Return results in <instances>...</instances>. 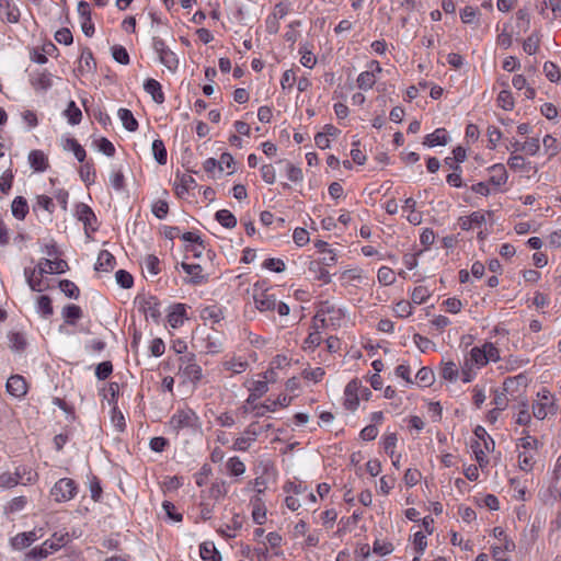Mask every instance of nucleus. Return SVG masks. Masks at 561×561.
I'll use <instances>...</instances> for the list:
<instances>
[{"mask_svg":"<svg viewBox=\"0 0 561 561\" xmlns=\"http://www.w3.org/2000/svg\"><path fill=\"white\" fill-rule=\"evenodd\" d=\"M69 541L68 533L58 534L55 533L51 539H47L41 547H35L30 550L25 558L27 560L38 561L45 559L53 551L59 550L62 546H65Z\"/></svg>","mask_w":561,"mask_h":561,"instance_id":"nucleus-1","label":"nucleus"},{"mask_svg":"<svg viewBox=\"0 0 561 561\" xmlns=\"http://www.w3.org/2000/svg\"><path fill=\"white\" fill-rule=\"evenodd\" d=\"M50 494L56 502L69 501L77 494V484L72 479L62 478L51 488Z\"/></svg>","mask_w":561,"mask_h":561,"instance_id":"nucleus-2","label":"nucleus"},{"mask_svg":"<svg viewBox=\"0 0 561 561\" xmlns=\"http://www.w3.org/2000/svg\"><path fill=\"white\" fill-rule=\"evenodd\" d=\"M539 400L533 404L534 416L545 420L549 414L556 413V407L550 392L547 389L538 392Z\"/></svg>","mask_w":561,"mask_h":561,"instance_id":"nucleus-3","label":"nucleus"},{"mask_svg":"<svg viewBox=\"0 0 561 561\" xmlns=\"http://www.w3.org/2000/svg\"><path fill=\"white\" fill-rule=\"evenodd\" d=\"M197 415L191 409L179 410L170 420V425L173 430H182L185 427H194L197 423Z\"/></svg>","mask_w":561,"mask_h":561,"instance_id":"nucleus-4","label":"nucleus"},{"mask_svg":"<svg viewBox=\"0 0 561 561\" xmlns=\"http://www.w3.org/2000/svg\"><path fill=\"white\" fill-rule=\"evenodd\" d=\"M253 300L255 308L260 312L274 311L276 308V295L272 291V289H265L257 291L254 290Z\"/></svg>","mask_w":561,"mask_h":561,"instance_id":"nucleus-5","label":"nucleus"},{"mask_svg":"<svg viewBox=\"0 0 561 561\" xmlns=\"http://www.w3.org/2000/svg\"><path fill=\"white\" fill-rule=\"evenodd\" d=\"M194 355L190 357H182V364L180 366V370L183 373V376L192 382H197L202 379V368L194 362Z\"/></svg>","mask_w":561,"mask_h":561,"instance_id":"nucleus-6","label":"nucleus"},{"mask_svg":"<svg viewBox=\"0 0 561 561\" xmlns=\"http://www.w3.org/2000/svg\"><path fill=\"white\" fill-rule=\"evenodd\" d=\"M362 388V383L357 379L351 380L344 391L345 401L344 405L347 410L354 411L359 403V390Z\"/></svg>","mask_w":561,"mask_h":561,"instance_id":"nucleus-7","label":"nucleus"},{"mask_svg":"<svg viewBox=\"0 0 561 561\" xmlns=\"http://www.w3.org/2000/svg\"><path fill=\"white\" fill-rule=\"evenodd\" d=\"M8 392L16 398H21L27 392V385L25 379L20 375L11 376L7 381Z\"/></svg>","mask_w":561,"mask_h":561,"instance_id":"nucleus-8","label":"nucleus"},{"mask_svg":"<svg viewBox=\"0 0 561 561\" xmlns=\"http://www.w3.org/2000/svg\"><path fill=\"white\" fill-rule=\"evenodd\" d=\"M140 306L147 318L150 317L153 321L158 322L161 312L156 297L144 298Z\"/></svg>","mask_w":561,"mask_h":561,"instance_id":"nucleus-9","label":"nucleus"},{"mask_svg":"<svg viewBox=\"0 0 561 561\" xmlns=\"http://www.w3.org/2000/svg\"><path fill=\"white\" fill-rule=\"evenodd\" d=\"M77 215L79 220L83 221L85 229L91 228L93 231L95 230V227H93V224L96 222V216L85 204H80L77 207Z\"/></svg>","mask_w":561,"mask_h":561,"instance_id":"nucleus-10","label":"nucleus"},{"mask_svg":"<svg viewBox=\"0 0 561 561\" xmlns=\"http://www.w3.org/2000/svg\"><path fill=\"white\" fill-rule=\"evenodd\" d=\"M199 554L204 561H221V554L213 541H205L199 547Z\"/></svg>","mask_w":561,"mask_h":561,"instance_id":"nucleus-11","label":"nucleus"},{"mask_svg":"<svg viewBox=\"0 0 561 561\" xmlns=\"http://www.w3.org/2000/svg\"><path fill=\"white\" fill-rule=\"evenodd\" d=\"M116 260L114 255L107 250H102L98 255V262L95 265L96 271L108 272L114 268Z\"/></svg>","mask_w":561,"mask_h":561,"instance_id":"nucleus-12","label":"nucleus"},{"mask_svg":"<svg viewBox=\"0 0 561 561\" xmlns=\"http://www.w3.org/2000/svg\"><path fill=\"white\" fill-rule=\"evenodd\" d=\"M28 161L35 171L43 172L48 168L47 157L41 150H32L28 154Z\"/></svg>","mask_w":561,"mask_h":561,"instance_id":"nucleus-13","label":"nucleus"},{"mask_svg":"<svg viewBox=\"0 0 561 561\" xmlns=\"http://www.w3.org/2000/svg\"><path fill=\"white\" fill-rule=\"evenodd\" d=\"M37 539L35 531L18 534L11 539V545L14 549H24L31 546Z\"/></svg>","mask_w":561,"mask_h":561,"instance_id":"nucleus-14","label":"nucleus"},{"mask_svg":"<svg viewBox=\"0 0 561 561\" xmlns=\"http://www.w3.org/2000/svg\"><path fill=\"white\" fill-rule=\"evenodd\" d=\"M144 88L147 93L151 94L153 101L158 104L164 102V95L161 89V84L154 79H147Z\"/></svg>","mask_w":561,"mask_h":561,"instance_id":"nucleus-15","label":"nucleus"},{"mask_svg":"<svg viewBox=\"0 0 561 561\" xmlns=\"http://www.w3.org/2000/svg\"><path fill=\"white\" fill-rule=\"evenodd\" d=\"M267 401L271 403L270 404L265 403L262 405L253 407V411H255L256 416L264 415L265 413H267L270 411H274L276 405L287 407L290 402V399L286 396H283L282 398H278L277 401H271V400H267Z\"/></svg>","mask_w":561,"mask_h":561,"instance_id":"nucleus-16","label":"nucleus"},{"mask_svg":"<svg viewBox=\"0 0 561 561\" xmlns=\"http://www.w3.org/2000/svg\"><path fill=\"white\" fill-rule=\"evenodd\" d=\"M485 221V215L481 211H474L470 216L460 217L459 225L461 229L469 230L472 226H480Z\"/></svg>","mask_w":561,"mask_h":561,"instance_id":"nucleus-17","label":"nucleus"},{"mask_svg":"<svg viewBox=\"0 0 561 561\" xmlns=\"http://www.w3.org/2000/svg\"><path fill=\"white\" fill-rule=\"evenodd\" d=\"M426 146H444L447 144L446 130L444 128L436 129L433 134H430L425 137L423 142Z\"/></svg>","mask_w":561,"mask_h":561,"instance_id":"nucleus-18","label":"nucleus"},{"mask_svg":"<svg viewBox=\"0 0 561 561\" xmlns=\"http://www.w3.org/2000/svg\"><path fill=\"white\" fill-rule=\"evenodd\" d=\"M118 117L122 121L124 127L129 131H135L138 128V122L134 117L133 113L127 108L118 110Z\"/></svg>","mask_w":561,"mask_h":561,"instance_id":"nucleus-19","label":"nucleus"},{"mask_svg":"<svg viewBox=\"0 0 561 561\" xmlns=\"http://www.w3.org/2000/svg\"><path fill=\"white\" fill-rule=\"evenodd\" d=\"M28 213V205L24 197L18 196L12 202V214L18 219H24Z\"/></svg>","mask_w":561,"mask_h":561,"instance_id":"nucleus-20","label":"nucleus"},{"mask_svg":"<svg viewBox=\"0 0 561 561\" xmlns=\"http://www.w3.org/2000/svg\"><path fill=\"white\" fill-rule=\"evenodd\" d=\"M485 351H483V346L480 348V347H473L471 351H470V355L468 358H466V363H465V366L468 367L469 364H476L478 366H484L486 365V359H485Z\"/></svg>","mask_w":561,"mask_h":561,"instance_id":"nucleus-21","label":"nucleus"},{"mask_svg":"<svg viewBox=\"0 0 561 561\" xmlns=\"http://www.w3.org/2000/svg\"><path fill=\"white\" fill-rule=\"evenodd\" d=\"M62 316L66 323L75 324L82 317V310L77 305H68L64 308Z\"/></svg>","mask_w":561,"mask_h":561,"instance_id":"nucleus-22","label":"nucleus"},{"mask_svg":"<svg viewBox=\"0 0 561 561\" xmlns=\"http://www.w3.org/2000/svg\"><path fill=\"white\" fill-rule=\"evenodd\" d=\"M318 320H319V312H317V314L313 317V324H312V328H313V331L309 333V335L307 336L306 341H305V344L308 345V347H317L320 345L321 343V334L319 332V327H318Z\"/></svg>","mask_w":561,"mask_h":561,"instance_id":"nucleus-23","label":"nucleus"},{"mask_svg":"<svg viewBox=\"0 0 561 561\" xmlns=\"http://www.w3.org/2000/svg\"><path fill=\"white\" fill-rule=\"evenodd\" d=\"M491 171L493 172V175L490 179V182L494 185H503L507 181V172L503 164H494L491 168Z\"/></svg>","mask_w":561,"mask_h":561,"instance_id":"nucleus-24","label":"nucleus"},{"mask_svg":"<svg viewBox=\"0 0 561 561\" xmlns=\"http://www.w3.org/2000/svg\"><path fill=\"white\" fill-rule=\"evenodd\" d=\"M152 152H153L156 161L159 164L164 165L167 163L168 153H167L165 146L161 139L153 140Z\"/></svg>","mask_w":561,"mask_h":561,"instance_id":"nucleus-25","label":"nucleus"},{"mask_svg":"<svg viewBox=\"0 0 561 561\" xmlns=\"http://www.w3.org/2000/svg\"><path fill=\"white\" fill-rule=\"evenodd\" d=\"M37 270L36 268H25L24 275L26 278V282L30 286V288L34 291H42V277L38 275L36 276Z\"/></svg>","mask_w":561,"mask_h":561,"instance_id":"nucleus-26","label":"nucleus"},{"mask_svg":"<svg viewBox=\"0 0 561 561\" xmlns=\"http://www.w3.org/2000/svg\"><path fill=\"white\" fill-rule=\"evenodd\" d=\"M216 220L225 228H233L237 225L234 215L228 209H220L215 215Z\"/></svg>","mask_w":561,"mask_h":561,"instance_id":"nucleus-27","label":"nucleus"},{"mask_svg":"<svg viewBox=\"0 0 561 561\" xmlns=\"http://www.w3.org/2000/svg\"><path fill=\"white\" fill-rule=\"evenodd\" d=\"M201 318L204 321H211L213 323H218L222 319V312L220 308L216 306L205 307L201 311Z\"/></svg>","mask_w":561,"mask_h":561,"instance_id":"nucleus-28","label":"nucleus"},{"mask_svg":"<svg viewBox=\"0 0 561 561\" xmlns=\"http://www.w3.org/2000/svg\"><path fill=\"white\" fill-rule=\"evenodd\" d=\"M252 504H253V511H252V518H253V520L256 524H259V525L264 524L265 518H266V508L261 503V499L260 497H255L252 501Z\"/></svg>","mask_w":561,"mask_h":561,"instance_id":"nucleus-29","label":"nucleus"},{"mask_svg":"<svg viewBox=\"0 0 561 561\" xmlns=\"http://www.w3.org/2000/svg\"><path fill=\"white\" fill-rule=\"evenodd\" d=\"M64 148L71 150L79 162L84 161L87 157L85 150L75 138H67Z\"/></svg>","mask_w":561,"mask_h":561,"instance_id":"nucleus-30","label":"nucleus"},{"mask_svg":"<svg viewBox=\"0 0 561 561\" xmlns=\"http://www.w3.org/2000/svg\"><path fill=\"white\" fill-rule=\"evenodd\" d=\"M376 83V75L373 70L362 72L357 78V85L362 90H368Z\"/></svg>","mask_w":561,"mask_h":561,"instance_id":"nucleus-31","label":"nucleus"},{"mask_svg":"<svg viewBox=\"0 0 561 561\" xmlns=\"http://www.w3.org/2000/svg\"><path fill=\"white\" fill-rule=\"evenodd\" d=\"M176 179H179V183L175 185V192L178 196L182 197L185 193L188 192L191 185L195 184V180L191 175L186 174H182L181 176L176 175Z\"/></svg>","mask_w":561,"mask_h":561,"instance_id":"nucleus-32","label":"nucleus"},{"mask_svg":"<svg viewBox=\"0 0 561 561\" xmlns=\"http://www.w3.org/2000/svg\"><path fill=\"white\" fill-rule=\"evenodd\" d=\"M267 376H264L263 380H256L253 382V387L250 389L251 393L248 397V403H250L251 399L260 398L263 393L267 391Z\"/></svg>","mask_w":561,"mask_h":561,"instance_id":"nucleus-33","label":"nucleus"},{"mask_svg":"<svg viewBox=\"0 0 561 561\" xmlns=\"http://www.w3.org/2000/svg\"><path fill=\"white\" fill-rule=\"evenodd\" d=\"M65 115L68 117V122L71 125L79 124L82 118L81 110L76 105L73 101L69 102L68 107L65 111Z\"/></svg>","mask_w":561,"mask_h":561,"instance_id":"nucleus-34","label":"nucleus"},{"mask_svg":"<svg viewBox=\"0 0 561 561\" xmlns=\"http://www.w3.org/2000/svg\"><path fill=\"white\" fill-rule=\"evenodd\" d=\"M59 288L69 298L78 299L80 295L78 286L73 282L68 279L60 280Z\"/></svg>","mask_w":561,"mask_h":561,"instance_id":"nucleus-35","label":"nucleus"},{"mask_svg":"<svg viewBox=\"0 0 561 561\" xmlns=\"http://www.w3.org/2000/svg\"><path fill=\"white\" fill-rule=\"evenodd\" d=\"M161 64H163L169 70L173 71L178 68L179 59L176 55L168 49L159 55Z\"/></svg>","mask_w":561,"mask_h":561,"instance_id":"nucleus-36","label":"nucleus"},{"mask_svg":"<svg viewBox=\"0 0 561 561\" xmlns=\"http://www.w3.org/2000/svg\"><path fill=\"white\" fill-rule=\"evenodd\" d=\"M185 313L184 305H176L174 310L168 316V321L172 328H176L183 323V317Z\"/></svg>","mask_w":561,"mask_h":561,"instance_id":"nucleus-37","label":"nucleus"},{"mask_svg":"<svg viewBox=\"0 0 561 561\" xmlns=\"http://www.w3.org/2000/svg\"><path fill=\"white\" fill-rule=\"evenodd\" d=\"M415 378L422 386L430 387L434 382L435 376L431 368L422 367L417 371Z\"/></svg>","mask_w":561,"mask_h":561,"instance_id":"nucleus-38","label":"nucleus"},{"mask_svg":"<svg viewBox=\"0 0 561 561\" xmlns=\"http://www.w3.org/2000/svg\"><path fill=\"white\" fill-rule=\"evenodd\" d=\"M80 178L82 179V181L87 184V185H90L94 182V179H95V169L93 167V163L91 162H87L84 163L81 168H80Z\"/></svg>","mask_w":561,"mask_h":561,"instance_id":"nucleus-39","label":"nucleus"},{"mask_svg":"<svg viewBox=\"0 0 561 561\" xmlns=\"http://www.w3.org/2000/svg\"><path fill=\"white\" fill-rule=\"evenodd\" d=\"M497 104L505 111H512L514 107V99L512 93L507 90H503L497 95Z\"/></svg>","mask_w":561,"mask_h":561,"instance_id":"nucleus-40","label":"nucleus"},{"mask_svg":"<svg viewBox=\"0 0 561 561\" xmlns=\"http://www.w3.org/2000/svg\"><path fill=\"white\" fill-rule=\"evenodd\" d=\"M182 267L183 270L192 276L191 278V282L194 283V284H198L201 283V279L203 278V276L201 275L202 273V266L198 265V264H187V263H182Z\"/></svg>","mask_w":561,"mask_h":561,"instance_id":"nucleus-41","label":"nucleus"},{"mask_svg":"<svg viewBox=\"0 0 561 561\" xmlns=\"http://www.w3.org/2000/svg\"><path fill=\"white\" fill-rule=\"evenodd\" d=\"M526 377L524 375H518L513 378L505 379L503 383V389L505 392L514 391L515 387L523 386L526 387Z\"/></svg>","mask_w":561,"mask_h":561,"instance_id":"nucleus-42","label":"nucleus"},{"mask_svg":"<svg viewBox=\"0 0 561 561\" xmlns=\"http://www.w3.org/2000/svg\"><path fill=\"white\" fill-rule=\"evenodd\" d=\"M227 470L231 476H240L245 471L244 463L237 457H232L227 462Z\"/></svg>","mask_w":561,"mask_h":561,"instance_id":"nucleus-43","label":"nucleus"},{"mask_svg":"<svg viewBox=\"0 0 561 561\" xmlns=\"http://www.w3.org/2000/svg\"><path fill=\"white\" fill-rule=\"evenodd\" d=\"M377 276L378 280L383 285H391L396 280L394 272L388 266L380 267Z\"/></svg>","mask_w":561,"mask_h":561,"instance_id":"nucleus-44","label":"nucleus"},{"mask_svg":"<svg viewBox=\"0 0 561 561\" xmlns=\"http://www.w3.org/2000/svg\"><path fill=\"white\" fill-rule=\"evenodd\" d=\"M535 463V457L531 453L524 451L518 455L519 468L524 471H530Z\"/></svg>","mask_w":561,"mask_h":561,"instance_id":"nucleus-45","label":"nucleus"},{"mask_svg":"<svg viewBox=\"0 0 561 561\" xmlns=\"http://www.w3.org/2000/svg\"><path fill=\"white\" fill-rule=\"evenodd\" d=\"M115 278H116L117 284H119L121 287H123L125 289L130 288L134 284V278H133L131 274L125 270L117 271L115 274Z\"/></svg>","mask_w":561,"mask_h":561,"instance_id":"nucleus-46","label":"nucleus"},{"mask_svg":"<svg viewBox=\"0 0 561 561\" xmlns=\"http://www.w3.org/2000/svg\"><path fill=\"white\" fill-rule=\"evenodd\" d=\"M458 368L455 363L448 362L445 363L442 368V377L446 380L453 381L456 380L458 377Z\"/></svg>","mask_w":561,"mask_h":561,"instance_id":"nucleus-47","label":"nucleus"},{"mask_svg":"<svg viewBox=\"0 0 561 561\" xmlns=\"http://www.w3.org/2000/svg\"><path fill=\"white\" fill-rule=\"evenodd\" d=\"M113 371V365L110 360L100 363L95 368V376L100 380H105Z\"/></svg>","mask_w":561,"mask_h":561,"instance_id":"nucleus-48","label":"nucleus"},{"mask_svg":"<svg viewBox=\"0 0 561 561\" xmlns=\"http://www.w3.org/2000/svg\"><path fill=\"white\" fill-rule=\"evenodd\" d=\"M44 264L46 266H48L53 273H65L69 266H68V263L65 261V260H56V261H50L49 259H44Z\"/></svg>","mask_w":561,"mask_h":561,"instance_id":"nucleus-49","label":"nucleus"},{"mask_svg":"<svg viewBox=\"0 0 561 561\" xmlns=\"http://www.w3.org/2000/svg\"><path fill=\"white\" fill-rule=\"evenodd\" d=\"M112 55H113V58L122 64V65H127L129 64V55L127 53V50L123 47V46H118V45H115L112 47Z\"/></svg>","mask_w":561,"mask_h":561,"instance_id":"nucleus-50","label":"nucleus"},{"mask_svg":"<svg viewBox=\"0 0 561 561\" xmlns=\"http://www.w3.org/2000/svg\"><path fill=\"white\" fill-rule=\"evenodd\" d=\"M233 164H234L233 157L228 152H224L220 157V160L218 161V169L220 172L228 170V173L230 174L233 172V170H232Z\"/></svg>","mask_w":561,"mask_h":561,"instance_id":"nucleus-51","label":"nucleus"},{"mask_svg":"<svg viewBox=\"0 0 561 561\" xmlns=\"http://www.w3.org/2000/svg\"><path fill=\"white\" fill-rule=\"evenodd\" d=\"M543 71L546 73V77L551 82L559 81V79L561 77L559 67L557 65H554L553 62H546L545 66H543Z\"/></svg>","mask_w":561,"mask_h":561,"instance_id":"nucleus-52","label":"nucleus"},{"mask_svg":"<svg viewBox=\"0 0 561 561\" xmlns=\"http://www.w3.org/2000/svg\"><path fill=\"white\" fill-rule=\"evenodd\" d=\"M430 297V291L425 286L415 287L412 293V301L414 304L421 305L425 302V300Z\"/></svg>","mask_w":561,"mask_h":561,"instance_id":"nucleus-53","label":"nucleus"},{"mask_svg":"<svg viewBox=\"0 0 561 561\" xmlns=\"http://www.w3.org/2000/svg\"><path fill=\"white\" fill-rule=\"evenodd\" d=\"M11 347L18 352L24 351L26 341L21 333L14 332L9 335Z\"/></svg>","mask_w":561,"mask_h":561,"instance_id":"nucleus-54","label":"nucleus"},{"mask_svg":"<svg viewBox=\"0 0 561 561\" xmlns=\"http://www.w3.org/2000/svg\"><path fill=\"white\" fill-rule=\"evenodd\" d=\"M523 48L529 55L536 54L539 48V38L536 35H530L524 41Z\"/></svg>","mask_w":561,"mask_h":561,"instance_id":"nucleus-55","label":"nucleus"},{"mask_svg":"<svg viewBox=\"0 0 561 561\" xmlns=\"http://www.w3.org/2000/svg\"><path fill=\"white\" fill-rule=\"evenodd\" d=\"M309 270L317 274L318 279H321L324 283H329L330 282V274H329L328 270L324 268L323 266H321L320 263L311 262L310 266H309Z\"/></svg>","mask_w":561,"mask_h":561,"instance_id":"nucleus-56","label":"nucleus"},{"mask_svg":"<svg viewBox=\"0 0 561 561\" xmlns=\"http://www.w3.org/2000/svg\"><path fill=\"white\" fill-rule=\"evenodd\" d=\"M38 308L44 317H49L53 314L54 309L51 306V299L48 296H41L38 298Z\"/></svg>","mask_w":561,"mask_h":561,"instance_id":"nucleus-57","label":"nucleus"},{"mask_svg":"<svg viewBox=\"0 0 561 561\" xmlns=\"http://www.w3.org/2000/svg\"><path fill=\"white\" fill-rule=\"evenodd\" d=\"M55 39L60 44L70 45L73 37L69 28L62 27L55 33Z\"/></svg>","mask_w":561,"mask_h":561,"instance_id":"nucleus-58","label":"nucleus"},{"mask_svg":"<svg viewBox=\"0 0 561 561\" xmlns=\"http://www.w3.org/2000/svg\"><path fill=\"white\" fill-rule=\"evenodd\" d=\"M98 149L107 157H113L115 154L114 145L105 137L98 140Z\"/></svg>","mask_w":561,"mask_h":561,"instance_id":"nucleus-59","label":"nucleus"},{"mask_svg":"<svg viewBox=\"0 0 561 561\" xmlns=\"http://www.w3.org/2000/svg\"><path fill=\"white\" fill-rule=\"evenodd\" d=\"M293 239L298 247H304L309 242L308 231L304 228H296L294 230Z\"/></svg>","mask_w":561,"mask_h":561,"instance_id":"nucleus-60","label":"nucleus"},{"mask_svg":"<svg viewBox=\"0 0 561 561\" xmlns=\"http://www.w3.org/2000/svg\"><path fill=\"white\" fill-rule=\"evenodd\" d=\"M12 182H13V173L11 170H7L3 172L1 179H0V191L3 193V194H7L11 186H12Z\"/></svg>","mask_w":561,"mask_h":561,"instance_id":"nucleus-61","label":"nucleus"},{"mask_svg":"<svg viewBox=\"0 0 561 561\" xmlns=\"http://www.w3.org/2000/svg\"><path fill=\"white\" fill-rule=\"evenodd\" d=\"M540 148L539 139L538 138H530L529 140L525 141L520 146V150L527 152L528 154H536Z\"/></svg>","mask_w":561,"mask_h":561,"instance_id":"nucleus-62","label":"nucleus"},{"mask_svg":"<svg viewBox=\"0 0 561 561\" xmlns=\"http://www.w3.org/2000/svg\"><path fill=\"white\" fill-rule=\"evenodd\" d=\"M159 263V259L153 254H149L145 259L146 268L152 275H157L160 272Z\"/></svg>","mask_w":561,"mask_h":561,"instance_id":"nucleus-63","label":"nucleus"},{"mask_svg":"<svg viewBox=\"0 0 561 561\" xmlns=\"http://www.w3.org/2000/svg\"><path fill=\"white\" fill-rule=\"evenodd\" d=\"M33 85L41 90H47L51 87V80L47 73L43 72L33 80Z\"/></svg>","mask_w":561,"mask_h":561,"instance_id":"nucleus-64","label":"nucleus"}]
</instances>
